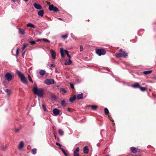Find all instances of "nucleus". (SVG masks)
Segmentation results:
<instances>
[{"instance_id": "b1692460", "label": "nucleus", "mask_w": 156, "mask_h": 156, "mask_svg": "<svg viewBox=\"0 0 156 156\" xmlns=\"http://www.w3.org/2000/svg\"><path fill=\"white\" fill-rule=\"evenodd\" d=\"M66 102L65 100H63L61 101V105L62 106L65 107L66 106Z\"/></svg>"}, {"instance_id": "bf43d9fd", "label": "nucleus", "mask_w": 156, "mask_h": 156, "mask_svg": "<svg viewBox=\"0 0 156 156\" xmlns=\"http://www.w3.org/2000/svg\"><path fill=\"white\" fill-rule=\"evenodd\" d=\"M149 90L150 91H151V89H149Z\"/></svg>"}, {"instance_id": "6e6552de", "label": "nucleus", "mask_w": 156, "mask_h": 156, "mask_svg": "<svg viewBox=\"0 0 156 156\" xmlns=\"http://www.w3.org/2000/svg\"><path fill=\"white\" fill-rule=\"evenodd\" d=\"M50 53L51 54V57L53 59H55L56 58V53L53 49H51L50 51Z\"/></svg>"}, {"instance_id": "864d4df0", "label": "nucleus", "mask_w": 156, "mask_h": 156, "mask_svg": "<svg viewBox=\"0 0 156 156\" xmlns=\"http://www.w3.org/2000/svg\"><path fill=\"white\" fill-rule=\"evenodd\" d=\"M83 48L81 46L80 48V51H82Z\"/></svg>"}, {"instance_id": "6ab92c4d", "label": "nucleus", "mask_w": 156, "mask_h": 156, "mask_svg": "<svg viewBox=\"0 0 156 156\" xmlns=\"http://www.w3.org/2000/svg\"><path fill=\"white\" fill-rule=\"evenodd\" d=\"M77 98L78 99V100H80L81 99L83 98V93H81V94H78L77 96Z\"/></svg>"}, {"instance_id": "473e14b6", "label": "nucleus", "mask_w": 156, "mask_h": 156, "mask_svg": "<svg viewBox=\"0 0 156 156\" xmlns=\"http://www.w3.org/2000/svg\"><path fill=\"white\" fill-rule=\"evenodd\" d=\"M104 111L105 115H107L109 113V111L107 108H105L104 109Z\"/></svg>"}, {"instance_id": "dca6fc26", "label": "nucleus", "mask_w": 156, "mask_h": 156, "mask_svg": "<svg viewBox=\"0 0 156 156\" xmlns=\"http://www.w3.org/2000/svg\"><path fill=\"white\" fill-rule=\"evenodd\" d=\"M89 151L88 147L87 146L84 147L83 148V153L85 154H87Z\"/></svg>"}, {"instance_id": "603ef678", "label": "nucleus", "mask_w": 156, "mask_h": 156, "mask_svg": "<svg viewBox=\"0 0 156 156\" xmlns=\"http://www.w3.org/2000/svg\"><path fill=\"white\" fill-rule=\"evenodd\" d=\"M52 98H54L55 99L56 98V97L55 95H53L52 96Z\"/></svg>"}, {"instance_id": "f8f14e48", "label": "nucleus", "mask_w": 156, "mask_h": 156, "mask_svg": "<svg viewBox=\"0 0 156 156\" xmlns=\"http://www.w3.org/2000/svg\"><path fill=\"white\" fill-rule=\"evenodd\" d=\"M130 149L132 153L134 154L136 153L137 152V151L136 148L135 147H132L130 148Z\"/></svg>"}, {"instance_id": "4468645a", "label": "nucleus", "mask_w": 156, "mask_h": 156, "mask_svg": "<svg viewBox=\"0 0 156 156\" xmlns=\"http://www.w3.org/2000/svg\"><path fill=\"white\" fill-rule=\"evenodd\" d=\"M76 96L74 95L73 96L70 97L69 99V101L71 103H73L76 98Z\"/></svg>"}, {"instance_id": "2f4dec72", "label": "nucleus", "mask_w": 156, "mask_h": 156, "mask_svg": "<svg viewBox=\"0 0 156 156\" xmlns=\"http://www.w3.org/2000/svg\"><path fill=\"white\" fill-rule=\"evenodd\" d=\"M37 149L36 148H33L32 150V152L33 154H35L37 153Z\"/></svg>"}, {"instance_id": "7c9ffc66", "label": "nucleus", "mask_w": 156, "mask_h": 156, "mask_svg": "<svg viewBox=\"0 0 156 156\" xmlns=\"http://www.w3.org/2000/svg\"><path fill=\"white\" fill-rule=\"evenodd\" d=\"M116 56L117 58H120L122 57V52L120 53H117L116 54Z\"/></svg>"}, {"instance_id": "72a5a7b5", "label": "nucleus", "mask_w": 156, "mask_h": 156, "mask_svg": "<svg viewBox=\"0 0 156 156\" xmlns=\"http://www.w3.org/2000/svg\"><path fill=\"white\" fill-rule=\"evenodd\" d=\"M139 88L140 89V90L142 91H144L146 90V88L144 87H142L140 86Z\"/></svg>"}, {"instance_id": "bb28decb", "label": "nucleus", "mask_w": 156, "mask_h": 156, "mask_svg": "<svg viewBox=\"0 0 156 156\" xmlns=\"http://www.w3.org/2000/svg\"><path fill=\"white\" fill-rule=\"evenodd\" d=\"M60 92H62V94H63L66 93L67 92L66 90L64 88H60Z\"/></svg>"}, {"instance_id": "9b49d317", "label": "nucleus", "mask_w": 156, "mask_h": 156, "mask_svg": "<svg viewBox=\"0 0 156 156\" xmlns=\"http://www.w3.org/2000/svg\"><path fill=\"white\" fill-rule=\"evenodd\" d=\"M59 111H60L58 109L55 108L53 110V112L55 115H56L59 114Z\"/></svg>"}, {"instance_id": "39448f33", "label": "nucleus", "mask_w": 156, "mask_h": 156, "mask_svg": "<svg viewBox=\"0 0 156 156\" xmlns=\"http://www.w3.org/2000/svg\"><path fill=\"white\" fill-rule=\"evenodd\" d=\"M44 83L47 85L54 84L55 83L54 80L53 79H47L45 80Z\"/></svg>"}, {"instance_id": "09e8293b", "label": "nucleus", "mask_w": 156, "mask_h": 156, "mask_svg": "<svg viewBox=\"0 0 156 156\" xmlns=\"http://www.w3.org/2000/svg\"><path fill=\"white\" fill-rule=\"evenodd\" d=\"M41 40H42V39H38L36 41V42H37L38 41H40Z\"/></svg>"}, {"instance_id": "3c124183", "label": "nucleus", "mask_w": 156, "mask_h": 156, "mask_svg": "<svg viewBox=\"0 0 156 156\" xmlns=\"http://www.w3.org/2000/svg\"><path fill=\"white\" fill-rule=\"evenodd\" d=\"M67 110L69 112H71V111L70 110V108H67Z\"/></svg>"}, {"instance_id": "c03bdc74", "label": "nucleus", "mask_w": 156, "mask_h": 156, "mask_svg": "<svg viewBox=\"0 0 156 156\" xmlns=\"http://www.w3.org/2000/svg\"><path fill=\"white\" fill-rule=\"evenodd\" d=\"M70 85L71 88H72V89H73L74 88V86L73 84H72L71 83H70Z\"/></svg>"}, {"instance_id": "a211bd4d", "label": "nucleus", "mask_w": 156, "mask_h": 156, "mask_svg": "<svg viewBox=\"0 0 156 156\" xmlns=\"http://www.w3.org/2000/svg\"><path fill=\"white\" fill-rule=\"evenodd\" d=\"M24 146V144L23 142L21 141L20 142V144L19 146V149H22Z\"/></svg>"}, {"instance_id": "7ed1b4c3", "label": "nucleus", "mask_w": 156, "mask_h": 156, "mask_svg": "<svg viewBox=\"0 0 156 156\" xmlns=\"http://www.w3.org/2000/svg\"><path fill=\"white\" fill-rule=\"evenodd\" d=\"M96 53L99 56H101L105 55L106 53V51L103 49H97L96 51Z\"/></svg>"}, {"instance_id": "052dcab7", "label": "nucleus", "mask_w": 156, "mask_h": 156, "mask_svg": "<svg viewBox=\"0 0 156 156\" xmlns=\"http://www.w3.org/2000/svg\"><path fill=\"white\" fill-rule=\"evenodd\" d=\"M57 87H59V86H58H58H57Z\"/></svg>"}, {"instance_id": "c756f323", "label": "nucleus", "mask_w": 156, "mask_h": 156, "mask_svg": "<svg viewBox=\"0 0 156 156\" xmlns=\"http://www.w3.org/2000/svg\"><path fill=\"white\" fill-rule=\"evenodd\" d=\"M90 106L91 108L93 110H95L97 108V107L96 105H90Z\"/></svg>"}, {"instance_id": "1a4fd4ad", "label": "nucleus", "mask_w": 156, "mask_h": 156, "mask_svg": "<svg viewBox=\"0 0 156 156\" xmlns=\"http://www.w3.org/2000/svg\"><path fill=\"white\" fill-rule=\"evenodd\" d=\"M119 51L122 52V56L125 58H126L128 56V55L125 51H123L121 49L119 50Z\"/></svg>"}, {"instance_id": "aec40b11", "label": "nucleus", "mask_w": 156, "mask_h": 156, "mask_svg": "<svg viewBox=\"0 0 156 156\" xmlns=\"http://www.w3.org/2000/svg\"><path fill=\"white\" fill-rule=\"evenodd\" d=\"M60 52L61 53V55L62 58H63L64 57V50H63V48H61L60 49Z\"/></svg>"}, {"instance_id": "f03ea898", "label": "nucleus", "mask_w": 156, "mask_h": 156, "mask_svg": "<svg viewBox=\"0 0 156 156\" xmlns=\"http://www.w3.org/2000/svg\"><path fill=\"white\" fill-rule=\"evenodd\" d=\"M16 73L20 79L21 81L23 83L27 84V82L26 80V77L22 72L18 70H17Z\"/></svg>"}, {"instance_id": "f3484780", "label": "nucleus", "mask_w": 156, "mask_h": 156, "mask_svg": "<svg viewBox=\"0 0 156 156\" xmlns=\"http://www.w3.org/2000/svg\"><path fill=\"white\" fill-rule=\"evenodd\" d=\"M44 14V11L43 10H42L39 11L37 13V14L39 16L41 17H42Z\"/></svg>"}, {"instance_id": "9d476101", "label": "nucleus", "mask_w": 156, "mask_h": 156, "mask_svg": "<svg viewBox=\"0 0 156 156\" xmlns=\"http://www.w3.org/2000/svg\"><path fill=\"white\" fill-rule=\"evenodd\" d=\"M33 5L35 8L37 9L40 10L42 9L41 6L39 4L34 3Z\"/></svg>"}, {"instance_id": "f704fd0d", "label": "nucleus", "mask_w": 156, "mask_h": 156, "mask_svg": "<svg viewBox=\"0 0 156 156\" xmlns=\"http://www.w3.org/2000/svg\"><path fill=\"white\" fill-rule=\"evenodd\" d=\"M62 38L64 39H66L68 37V35L67 34H66L65 35H62L61 36Z\"/></svg>"}, {"instance_id": "8fccbe9b", "label": "nucleus", "mask_w": 156, "mask_h": 156, "mask_svg": "<svg viewBox=\"0 0 156 156\" xmlns=\"http://www.w3.org/2000/svg\"><path fill=\"white\" fill-rule=\"evenodd\" d=\"M67 56L69 58V59H70L71 58V56L69 55H68V56Z\"/></svg>"}, {"instance_id": "79ce46f5", "label": "nucleus", "mask_w": 156, "mask_h": 156, "mask_svg": "<svg viewBox=\"0 0 156 156\" xmlns=\"http://www.w3.org/2000/svg\"><path fill=\"white\" fill-rule=\"evenodd\" d=\"M19 53V50L18 48L16 49V56H17L18 55Z\"/></svg>"}, {"instance_id": "a18cd8bd", "label": "nucleus", "mask_w": 156, "mask_h": 156, "mask_svg": "<svg viewBox=\"0 0 156 156\" xmlns=\"http://www.w3.org/2000/svg\"><path fill=\"white\" fill-rule=\"evenodd\" d=\"M20 130V129L19 128H17V129H15V132H18Z\"/></svg>"}, {"instance_id": "2eb2a0df", "label": "nucleus", "mask_w": 156, "mask_h": 156, "mask_svg": "<svg viewBox=\"0 0 156 156\" xmlns=\"http://www.w3.org/2000/svg\"><path fill=\"white\" fill-rule=\"evenodd\" d=\"M131 86L135 88H139L140 87V86L138 83H136L135 84L132 85Z\"/></svg>"}, {"instance_id": "c9c22d12", "label": "nucleus", "mask_w": 156, "mask_h": 156, "mask_svg": "<svg viewBox=\"0 0 156 156\" xmlns=\"http://www.w3.org/2000/svg\"><path fill=\"white\" fill-rule=\"evenodd\" d=\"M42 40L48 42V43H50V41L47 39L46 38H42Z\"/></svg>"}, {"instance_id": "ddd939ff", "label": "nucleus", "mask_w": 156, "mask_h": 156, "mask_svg": "<svg viewBox=\"0 0 156 156\" xmlns=\"http://www.w3.org/2000/svg\"><path fill=\"white\" fill-rule=\"evenodd\" d=\"M27 27H29L34 29L35 28V26L33 24L30 23H28L27 24Z\"/></svg>"}, {"instance_id": "20e7f679", "label": "nucleus", "mask_w": 156, "mask_h": 156, "mask_svg": "<svg viewBox=\"0 0 156 156\" xmlns=\"http://www.w3.org/2000/svg\"><path fill=\"white\" fill-rule=\"evenodd\" d=\"M48 9L50 11H53L55 12H57L59 11L57 7H55L53 4L49 6Z\"/></svg>"}, {"instance_id": "ea45409f", "label": "nucleus", "mask_w": 156, "mask_h": 156, "mask_svg": "<svg viewBox=\"0 0 156 156\" xmlns=\"http://www.w3.org/2000/svg\"><path fill=\"white\" fill-rule=\"evenodd\" d=\"M64 53L67 55V56H68V55H69V51H67L66 50H64Z\"/></svg>"}, {"instance_id": "412c9836", "label": "nucleus", "mask_w": 156, "mask_h": 156, "mask_svg": "<svg viewBox=\"0 0 156 156\" xmlns=\"http://www.w3.org/2000/svg\"><path fill=\"white\" fill-rule=\"evenodd\" d=\"M39 73L41 76H43L45 73V71L44 70L41 69Z\"/></svg>"}, {"instance_id": "393cba45", "label": "nucleus", "mask_w": 156, "mask_h": 156, "mask_svg": "<svg viewBox=\"0 0 156 156\" xmlns=\"http://www.w3.org/2000/svg\"><path fill=\"white\" fill-rule=\"evenodd\" d=\"M72 63V61L71 59H69V60L67 62H65V64L66 65H69Z\"/></svg>"}, {"instance_id": "c85d7f7f", "label": "nucleus", "mask_w": 156, "mask_h": 156, "mask_svg": "<svg viewBox=\"0 0 156 156\" xmlns=\"http://www.w3.org/2000/svg\"><path fill=\"white\" fill-rule=\"evenodd\" d=\"M58 133L61 136H62L64 134V132L61 129H59Z\"/></svg>"}, {"instance_id": "4d7b16f0", "label": "nucleus", "mask_w": 156, "mask_h": 156, "mask_svg": "<svg viewBox=\"0 0 156 156\" xmlns=\"http://www.w3.org/2000/svg\"><path fill=\"white\" fill-rule=\"evenodd\" d=\"M58 19H59L60 20H62V18H59Z\"/></svg>"}, {"instance_id": "cd10ccee", "label": "nucleus", "mask_w": 156, "mask_h": 156, "mask_svg": "<svg viewBox=\"0 0 156 156\" xmlns=\"http://www.w3.org/2000/svg\"><path fill=\"white\" fill-rule=\"evenodd\" d=\"M152 72L151 70L144 71L143 72L144 73L145 75H148L151 74Z\"/></svg>"}, {"instance_id": "423d86ee", "label": "nucleus", "mask_w": 156, "mask_h": 156, "mask_svg": "<svg viewBox=\"0 0 156 156\" xmlns=\"http://www.w3.org/2000/svg\"><path fill=\"white\" fill-rule=\"evenodd\" d=\"M5 78L8 81H10L12 79V75L9 73H7L5 76Z\"/></svg>"}, {"instance_id": "4be33fe9", "label": "nucleus", "mask_w": 156, "mask_h": 156, "mask_svg": "<svg viewBox=\"0 0 156 156\" xmlns=\"http://www.w3.org/2000/svg\"><path fill=\"white\" fill-rule=\"evenodd\" d=\"M25 30L24 29H19V34H21L22 35H24L25 34Z\"/></svg>"}, {"instance_id": "de8ad7c7", "label": "nucleus", "mask_w": 156, "mask_h": 156, "mask_svg": "<svg viewBox=\"0 0 156 156\" xmlns=\"http://www.w3.org/2000/svg\"><path fill=\"white\" fill-rule=\"evenodd\" d=\"M56 144L58 146H59V147H61V145L59 144L57 142H56Z\"/></svg>"}, {"instance_id": "13d9d810", "label": "nucleus", "mask_w": 156, "mask_h": 156, "mask_svg": "<svg viewBox=\"0 0 156 156\" xmlns=\"http://www.w3.org/2000/svg\"><path fill=\"white\" fill-rule=\"evenodd\" d=\"M26 2L28 1V0H24Z\"/></svg>"}, {"instance_id": "37998d69", "label": "nucleus", "mask_w": 156, "mask_h": 156, "mask_svg": "<svg viewBox=\"0 0 156 156\" xmlns=\"http://www.w3.org/2000/svg\"><path fill=\"white\" fill-rule=\"evenodd\" d=\"M25 51H22V57L23 58H24V55L25 54Z\"/></svg>"}, {"instance_id": "5fc2aeb1", "label": "nucleus", "mask_w": 156, "mask_h": 156, "mask_svg": "<svg viewBox=\"0 0 156 156\" xmlns=\"http://www.w3.org/2000/svg\"><path fill=\"white\" fill-rule=\"evenodd\" d=\"M12 1L14 2H16V0H11Z\"/></svg>"}, {"instance_id": "e433bc0d", "label": "nucleus", "mask_w": 156, "mask_h": 156, "mask_svg": "<svg viewBox=\"0 0 156 156\" xmlns=\"http://www.w3.org/2000/svg\"><path fill=\"white\" fill-rule=\"evenodd\" d=\"M42 106L44 111H46L47 110L45 106L43 104H42Z\"/></svg>"}, {"instance_id": "0eeeda50", "label": "nucleus", "mask_w": 156, "mask_h": 156, "mask_svg": "<svg viewBox=\"0 0 156 156\" xmlns=\"http://www.w3.org/2000/svg\"><path fill=\"white\" fill-rule=\"evenodd\" d=\"M79 148L78 147H76L73 152L74 156H79Z\"/></svg>"}, {"instance_id": "a19ab883", "label": "nucleus", "mask_w": 156, "mask_h": 156, "mask_svg": "<svg viewBox=\"0 0 156 156\" xmlns=\"http://www.w3.org/2000/svg\"><path fill=\"white\" fill-rule=\"evenodd\" d=\"M27 46L25 44H23V46L22 48V51H23L26 47Z\"/></svg>"}, {"instance_id": "58836bf2", "label": "nucleus", "mask_w": 156, "mask_h": 156, "mask_svg": "<svg viewBox=\"0 0 156 156\" xmlns=\"http://www.w3.org/2000/svg\"><path fill=\"white\" fill-rule=\"evenodd\" d=\"M28 78L29 80L31 82L33 83V81L31 79L30 76L29 75H28Z\"/></svg>"}, {"instance_id": "6e6d98bb", "label": "nucleus", "mask_w": 156, "mask_h": 156, "mask_svg": "<svg viewBox=\"0 0 156 156\" xmlns=\"http://www.w3.org/2000/svg\"><path fill=\"white\" fill-rule=\"evenodd\" d=\"M5 149V147H3L2 148V149L3 150H4Z\"/></svg>"}, {"instance_id": "4c0bfd02", "label": "nucleus", "mask_w": 156, "mask_h": 156, "mask_svg": "<svg viewBox=\"0 0 156 156\" xmlns=\"http://www.w3.org/2000/svg\"><path fill=\"white\" fill-rule=\"evenodd\" d=\"M29 42V43H30L31 45H33L36 43V41H30Z\"/></svg>"}, {"instance_id": "5701e85b", "label": "nucleus", "mask_w": 156, "mask_h": 156, "mask_svg": "<svg viewBox=\"0 0 156 156\" xmlns=\"http://www.w3.org/2000/svg\"><path fill=\"white\" fill-rule=\"evenodd\" d=\"M60 148L65 155L67 156L68 155V153H67V151L65 150V149H64L63 148H62L61 147H60Z\"/></svg>"}, {"instance_id": "49530a36", "label": "nucleus", "mask_w": 156, "mask_h": 156, "mask_svg": "<svg viewBox=\"0 0 156 156\" xmlns=\"http://www.w3.org/2000/svg\"><path fill=\"white\" fill-rule=\"evenodd\" d=\"M55 65L53 64H51L50 65V67H55Z\"/></svg>"}, {"instance_id": "a878e982", "label": "nucleus", "mask_w": 156, "mask_h": 156, "mask_svg": "<svg viewBox=\"0 0 156 156\" xmlns=\"http://www.w3.org/2000/svg\"><path fill=\"white\" fill-rule=\"evenodd\" d=\"M5 91L7 93V94L8 96H9L11 93V90L8 89H6L5 90Z\"/></svg>"}, {"instance_id": "f257e3e1", "label": "nucleus", "mask_w": 156, "mask_h": 156, "mask_svg": "<svg viewBox=\"0 0 156 156\" xmlns=\"http://www.w3.org/2000/svg\"><path fill=\"white\" fill-rule=\"evenodd\" d=\"M33 90L34 94L37 95L40 98H41L43 96L44 90L42 88L38 89L37 87H33Z\"/></svg>"}]
</instances>
